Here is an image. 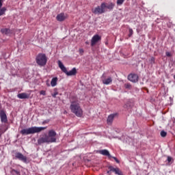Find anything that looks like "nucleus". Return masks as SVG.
I'll list each match as a JSON object with an SVG mask.
<instances>
[{
    "mask_svg": "<svg viewBox=\"0 0 175 175\" xmlns=\"http://www.w3.org/2000/svg\"><path fill=\"white\" fill-rule=\"evenodd\" d=\"M115 4L110 3L108 5H106L105 8L109 9V10H113L114 9Z\"/></svg>",
    "mask_w": 175,
    "mask_h": 175,
    "instance_id": "20",
    "label": "nucleus"
},
{
    "mask_svg": "<svg viewBox=\"0 0 175 175\" xmlns=\"http://www.w3.org/2000/svg\"><path fill=\"white\" fill-rule=\"evenodd\" d=\"M101 39H102V37H100L99 35L98 34L94 35L91 40L92 47H94V46L96 43H98V42H100Z\"/></svg>",
    "mask_w": 175,
    "mask_h": 175,
    "instance_id": "9",
    "label": "nucleus"
},
{
    "mask_svg": "<svg viewBox=\"0 0 175 175\" xmlns=\"http://www.w3.org/2000/svg\"><path fill=\"white\" fill-rule=\"evenodd\" d=\"M44 143H47L48 144H49V139H47V134H44L43 137H41L38 139V144L39 145Z\"/></svg>",
    "mask_w": 175,
    "mask_h": 175,
    "instance_id": "12",
    "label": "nucleus"
},
{
    "mask_svg": "<svg viewBox=\"0 0 175 175\" xmlns=\"http://www.w3.org/2000/svg\"><path fill=\"white\" fill-rule=\"evenodd\" d=\"M36 61L40 66H45L47 64V57L44 53H39L36 58Z\"/></svg>",
    "mask_w": 175,
    "mask_h": 175,
    "instance_id": "4",
    "label": "nucleus"
},
{
    "mask_svg": "<svg viewBox=\"0 0 175 175\" xmlns=\"http://www.w3.org/2000/svg\"><path fill=\"white\" fill-rule=\"evenodd\" d=\"M101 80L103 84H105V85H109V84H111V83L113 82V79L111 78V77L106 78V74H103L101 77Z\"/></svg>",
    "mask_w": 175,
    "mask_h": 175,
    "instance_id": "7",
    "label": "nucleus"
},
{
    "mask_svg": "<svg viewBox=\"0 0 175 175\" xmlns=\"http://www.w3.org/2000/svg\"><path fill=\"white\" fill-rule=\"evenodd\" d=\"M160 135L161 137H166V136L167 135V133L165 131H161Z\"/></svg>",
    "mask_w": 175,
    "mask_h": 175,
    "instance_id": "26",
    "label": "nucleus"
},
{
    "mask_svg": "<svg viewBox=\"0 0 175 175\" xmlns=\"http://www.w3.org/2000/svg\"><path fill=\"white\" fill-rule=\"evenodd\" d=\"M106 9V3H102L100 6L98 5L94 9L92 10V13L94 14H103V13H105L106 12L105 10Z\"/></svg>",
    "mask_w": 175,
    "mask_h": 175,
    "instance_id": "5",
    "label": "nucleus"
},
{
    "mask_svg": "<svg viewBox=\"0 0 175 175\" xmlns=\"http://www.w3.org/2000/svg\"><path fill=\"white\" fill-rule=\"evenodd\" d=\"M113 173H115V174H118V175H122V172H121V170H120V168H118V167H116V170H115Z\"/></svg>",
    "mask_w": 175,
    "mask_h": 175,
    "instance_id": "24",
    "label": "nucleus"
},
{
    "mask_svg": "<svg viewBox=\"0 0 175 175\" xmlns=\"http://www.w3.org/2000/svg\"><path fill=\"white\" fill-rule=\"evenodd\" d=\"M70 109L77 117H82L83 116V109L80 107V104L76 102H71Z\"/></svg>",
    "mask_w": 175,
    "mask_h": 175,
    "instance_id": "2",
    "label": "nucleus"
},
{
    "mask_svg": "<svg viewBox=\"0 0 175 175\" xmlns=\"http://www.w3.org/2000/svg\"><path fill=\"white\" fill-rule=\"evenodd\" d=\"M116 116H117V113H113L109 115L107 120V124H111V122H113V120H114V118L116 117Z\"/></svg>",
    "mask_w": 175,
    "mask_h": 175,
    "instance_id": "17",
    "label": "nucleus"
},
{
    "mask_svg": "<svg viewBox=\"0 0 175 175\" xmlns=\"http://www.w3.org/2000/svg\"><path fill=\"white\" fill-rule=\"evenodd\" d=\"M57 133L54 130H50L46 135L49 143H56L57 142Z\"/></svg>",
    "mask_w": 175,
    "mask_h": 175,
    "instance_id": "6",
    "label": "nucleus"
},
{
    "mask_svg": "<svg viewBox=\"0 0 175 175\" xmlns=\"http://www.w3.org/2000/svg\"><path fill=\"white\" fill-rule=\"evenodd\" d=\"M132 106H133V104L127 102L124 105V109H131V107H132Z\"/></svg>",
    "mask_w": 175,
    "mask_h": 175,
    "instance_id": "22",
    "label": "nucleus"
},
{
    "mask_svg": "<svg viewBox=\"0 0 175 175\" xmlns=\"http://www.w3.org/2000/svg\"><path fill=\"white\" fill-rule=\"evenodd\" d=\"M3 0H0V16H3L6 12V8H2Z\"/></svg>",
    "mask_w": 175,
    "mask_h": 175,
    "instance_id": "15",
    "label": "nucleus"
},
{
    "mask_svg": "<svg viewBox=\"0 0 175 175\" xmlns=\"http://www.w3.org/2000/svg\"><path fill=\"white\" fill-rule=\"evenodd\" d=\"M0 118L1 122H3L4 124L8 123V116H6V113L5 112V111H0Z\"/></svg>",
    "mask_w": 175,
    "mask_h": 175,
    "instance_id": "11",
    "label": "nucleus"
},
{
    "mask_svg": "<svg viewBox=\"0 0 175 175\" xmlns=\"http://www.w3.org/2000/svg\"><path fill=\"white\" fill-rule=\"evenodd\" d=\"M1 32L4 35H9L10 33H12V31L8 28L1 29Z\"/></svg>",
    "mask_w": 175,
    "mask_h": 175,
    "instance_id": "18",
    "label": "nucleus"
},
{
    "mask_svg": "<svg viewBox=\"0 0 175 175\" xmlns=\"http://www.w3.org/2000/svg\"><path fill=\"white\" fill-rule=\"evenodd\" d=\"M47 129V127H38L32 126L28 129H23L21 131V135H33L34 133H39L42 131Z\"/></svg>",
    "mask_w": 175,
    "mask_h": 175,
    "instance_id": "1",
    "label": "nucleus"
},
{
    "mask_svg": "<svg viewBox=\"0 0 175 175\" xmlns=\"http://www.w3.org/2000/svg\"><path fill=\"white\" fill-rule=\"evenodd\" d=\"M57 81H58V79L57 77L53 78L51 81V85L52 87H55V85H57Z\"/></svg>",
    "mask_w": 175,
    "mask_h": 175,
    "instance_id": "19",
    "label": "nucleus"
},
{
    "mask_svg": "<svg viewBox=\"0 0 175 175\" xmlns=\"http://www.w3.org/2000/svg\"><path fill=\"white\" fill-rule=\"evenodd\" d=\"M85 44H88V42H85Z\"/></svg>",
    "mask_w": 175,
    "mask_h": 175,
    "instance_id": "37",
    "label": "nucleus"
},
{
    "mask_svg": "<svg viewBox=\"0 0 175 175\" xmlns=\"http://www.w3.org/2000/svg\"><path fill=\"white\" fill-rule=\"evenodd\" d=\"M124 88H126V90H132V85L129 83H125Z\"/></svg>",
    "mask_w": 175,
    "mask_h": 175,
    "instance_id": "23",
    "label": "nucleus"
},
{
    "mask_svg": "<svg viewBox=\"0 0 175 175\" xmlns=\"http://www.w3.org/2000/svg\"><path fill=\"white\" fill-rule=\"evenodd\" d=\"M15 158L16 159L21 161V162H23L24 163H27V156H24V154L20 152L15 153Z\"/></svg>",
    "mask_w": 175,
    "mask_h": 175,
    "instance_id": "8",
    "label": "nucleus"
},
{
    "mask_svg": "<svg viewBox=\"0 0 175 175\" xmlns=\"http://www.w3.org/2000/svg\"><path fill=\"white\" fill-rule=\"evenodd\" d=\"M40 95H43L44 96H46V91H44V90H41V91L40 92Z\"/></svg>",
    "mask_w": 175,
    "mask_h": 175,
    "instance_id": "30",
    "label": "nucleus"
},
{
    "mask_svg": "<svg viewBox=\"0 0 175 175\" xmlns=\"http://www.w3.org/2000/svg\"><path fill=\"white\" fill-rule=\"evenodd\" d=\"M128 80L131 83H137L139 81V75L137 74H130L128 76Z\"/></svg>",
    "mask_w": 175,
    "mask_h": 175,
    "instance_id": "10",
    "label": "nucleus"
},
{
    "mask_svg": "<svg viewBox=\"0 0 175 175\" xmlns=\"http://www.w3.org/2000/svg\"><path fill=\"white\" fill-rule=\"evenodd\" d=\"M68 17V15H66V14L65 13H60L59 14L57 15L56 16V20L57 21H65V20H66V18Z\"/></svg>",
    "mask_w": 175,
    "mask_h": 175,
    "instance_id": "13",
    "label": "nucleus"
},
{
    "mask_svg": "<svg viewBox=\"0 0 175 175\" xmlns=\"http://www.w3.org/2000/svg\"><path fill=\"white\" fill-rule=\"evenodd\" d=\"M98 152L99 154H101V155H105V157H109V158H111L110 152L106 149L99 150Z\"/></svg>",
    "mask_w": 175,
    "mask_h": 175,
    "instance_id": "14",
    "label": "nucleus"
},
{
    "mask_svg": "<svg viewBox=\"0 0 175 175\" xmlns=\"http://www.w3.org/2000/svg\"><path fill=\"white\" fill-rule=\"evenodd\" d=\"M149 62L150 65H154V64H155V57H150V59H149Z\"/></svg>",
    "mask_w": 175,
    "mask_h": 175,
    "instance_id": "25",
    "label": "nucleus"
},
{
    "mask_svg": "<svg viewBox=\"0 0 175 175\" xmlns=\"http://www.w3.org/2000/svg\"><path fill=\"white\" fill-rule=\"evenodd\" d=\"M172 157H167V161L168 162H172Z\"/></svg>",
    "mask_w": 175,
    "mask_h": 175,
    "instance_id": "35",
    "label": "nucleus"
},
{
    "mask_svg": "<svg viewBox=\"0 0 175 175\" xmlns=\"http://www.w3.org/2000/svg\"><path fill=\"white\" fill-rule=\"evenodd\" d=\"M124 2H125V0H117V5L121 6Z\"/></svg>",
    "mask_w": 175,
    "mask_h": 175,
    "instance_id": "28",
    "label": "nucleus"
},
{
    "mask_svg": "<svg viewBox=\"0 0 175 175\" xmlns=\"http://www.w3.org/2000/svg\"><path fill=\"white\" fill-rule=\"evenodd\" d=\"M57 64L59 68H61V70H62L64 73H66L67 76H76V73H77L76 68H73L71 70L68 71V70H66V67L64 66V64H62V62H61V60H58Z\"/></svg>",
    "mask_w": 175,
    "mask_h": 175,
    "instance_id": "3",
    "label": "nucleus"
},
{
    "mask_svg": "<svg viewBox=\"0 0 175 175\" xmlns=\"http://www.w3.org/2000/svg\"><path fill=\"white\" fill-rule=\"evenodd\" d=\"M19 99H28L29 98V94L27 93H21L17 95Z\"/></svg>",
    "mask_w": 175,
    "mask_h": 175,
    "instance_id": "16",
    "label": "nucleus"
},
{
    "mask_svg": "<svg viewBox=\"0 0 175 175\" xmlns=\"http://www.w3.org/2000/svg\"><path fill=\"white\" fill-rule=\"evenodd\" d=\"M57 95H58V92L57 91V89H54V93L51 94V96L53 98H57Z\"/></svg>",
    "mask_w": 175,
    "mask_h": 175,
    "instance_id": "27",
    "label": "nucleus"
},
{
    "mask_svg": "<svg viewBox=\"0 0 175 175\" xmlns=\"http://www.w3.org/2000/svg\"><path fill=\"white\" fill-rule=\"evenodd\" d=\"M113 159H114V161H116V162L117 163H120V160H118V159H117V157H112Z\"/></svg>",
    "mask_w": 175,
    "mask_h": 175,
    "instance_id": "33",
    "label": "nucleus"
},
{
    "mask_svg": "<svg viewBox=\"0 0 175 175\" xmlns=\"http://www.w3.org/2000/svg\"><path fill=\"white\" fill-rule=\"evenodd\" d=\"M4 132H6V130H3L2 129H0V137H1V136H2V135H3Z\"/></svg>",
    "mask_w": 175,
    "mask_h": 175,
    "instance_id": "31",
    "label": "nucleus"
},
{
    "mask_svg": "<svg viewBox=\"0 0 175 175\" xmlns=\"http://www.w3.org/2000/svg\"><path fill=\"white\" fill-rule=\"evenodd\" d=\"M12 173H16V174H17V175L20 174V172H18L14 169L12 170Z\"/></svg>",
    "mask_w": 175,
    "mask_h": 175,
    "instance_id": "32",
    "label": "nucleus"
},
{
    "mask_svg": "<svg viewBox=\"0 0 175 175\" xmlns=\"http://www.w3.org/2000/svg\"><path fill=\"white\" fill-rule=\"evenodd\" d=\"M129 38H131V36H132L133 35V29L129 28Z\"/></svg>",
    "mask_w": 175,
    "mask_h": 175,
    "instance_id": "29",
    "label": "nucleus"
},
{
    "mask_svg": "<svg viewBox=\"0 0 175 175\" xmlns=\"http://www.w3.org/2000/svg\"><path fill=\"white\" fill-rule=\"evenodd\" d=\"M165 55H167V57H172V53H170V52H166Z\"/></svg>",
    "mask_w": 175,
    "mask_h": 175,
    "instance_id": "34",
    "label": "nucleus"
},
{
    "mask_svg": "<svg viewBox=\"0 0 175 175\" xmlns=\"http://www.w3.org/2000/svg\"><path fill=\"white\" fill-rule=\"evenodd\" d=\"M79 53H84V51L83 49H79Z\"/></svg>",
    "mask_w": 175,
    "mask_h": 175,
    "instance_id": "36",
    "label": "nucleus"
},
{
    "mask_svg": "<svg viewBox=\"0 0 175 175\" xmlns=\"http://www.w3.org/2000/svg\"><path fill=\"white\" fill-rule=\"evenodd\" d=\"M109 170L107 171V174H111V172H113L114 173V172H116V168H114V167H113V166H109Z\"/></svg>",
    "mask_w": 175,
    "mask_h": 175,
    "instance_id": "21",
    "label": "nucleus"
}]
</instances>
